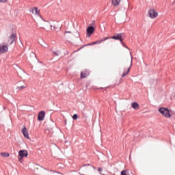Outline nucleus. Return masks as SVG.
Masks as SVG:
<instances>
[{
	"label": "nucleus",
	"instance_id": "nucleus-13",
	"mask_svg": "<svg viewBox=\"0 0 175 175\" xmlns=\"http://www.w3.org/2000/svg\"><path fill=\"white\" fill-rule=\"evenodd\" d=\"M109 39V38L105 37L104 38H102L100 40H97L96 42H94L93 44H100V43H102L103 42H105V40H107Z\"/></svg>",
	"mask_w": 175,
	"mask_h": 175
},
{
	"label": "nucleus",
	"instance_id": "nucleus-18",
	"mask_svg": "<svg viewBox=\"0 0 175 175\" xmlns=\"http://www.w3.org/2000/svg\"><path fill=\"white\" fill-rule=\"evenodd\" d=\"M25 88H27L26 84L23 85L21 86H18L17 90H19L21 91V90H24Z\"/></svg>",
	"mask_w": 175,
	"mask_h": 175
},
{
	"label": "nucleus",
	"instance_id": "nucleus-12",
	"mask_svg": "<svg viewBox=\"0 0 175 175\" xmlns=\"http://www.w3.org/2000/svg\"><path fill=\"white\" fill-rule=\"evenodd\" d=\"M31 12L32 14H36V16H39V13H40V10L36 7H34L31 10Z\"/></svg>",
	"mask_w": 175,
	"mask_h": 175
},
{
	"label": "nucleus",
	"instance_id": "nucleus-24",
	"mask_svg": "<svg viewBox=\"0 0 175 175\" xmlns=\"http://www.w3.org/2000/svg\"><path fill=\"white\" fill-rule=\"evenodd\" d=\"M22 160H23V158H21V157H18V161H19V162L23 163Z\"/></svg>",
	"mask_w": 175,
	"mask_h": 175
},
{
	"label": "nucleus",
	"instance_id": "nucleus-25",
	"mask_svg": "<svg viewBox=\"0 0 175 175\" xmlns=\"http://www.w3.org/2000/svg\"><path fill=\"white\" fill-rule=\"evenodd\" d=\"M94 44H94V42H92V43L88 44V46H94Z\"/></svg>",
	"mask_w": 175,
	"mask_h": 175
},
{
	"label": "nucleus",
	"instance_id": "nucleus-11",
	"mask_svg": "<svg viewBox=\"0 0 175 175\" xmlns=\"http://www.w3.org/2000/svg\"><path fill=\"white\" fill-rule=\"evenodd\" d=\"M94 31H95V29L94 28V27L90 26L87 29V33H88L89 36H91V35L94 33Z\"/></svg>",
	"mask_w": 175,
	"mask_h": 175
},
{
	"label": "nucleus",
	"instance_id": "nucleus-19",
	"mask_svg": "<svg viewBox=\"0 0 175 175\" xmlns=\"http://www.w3.org/2000/svg\"><path fill=\"white\" fill-rule=\"evenodd\" d=\"M121 84V79L116 80L115 82V85H120Z\"/></svg>",
	"mask_w": 175,
	"mask_h": 175
},
{
	"label": "nucleus",
	"instance_id": "nucleus-27",
	"mask_svg": "<svg viewBox=\"0 0 175 175\" xmlns=\"http://www.w3.org/2000/svg\"><path fill=\"white\" fill-rule=\"evenodd\" d=\"M3 110H6V108L5 107H3Z\"/></svg>",
	"mask_w": 175,
	"mask_h": 175
},
{
	"label": "nucleus",
	"instance_id": "nucleus-5",
	"mask_svg": "<svg viewBox=\"0 0 175 175\" xmlns=\"http://www.w3.org/2000/svg\"><path fill=\"white\" fill-rule=\"evenodd\" d=\"M109 38V39H114L115 40H120V42H122V34L119 33L117 36H113L111 37H107Z\"/></svg>",
	"mask_w": 175,
	"mask_h": 175
},
{
	"label": "nucleus",
	"instance_id": "nucleus-10",
	"mask_svg": "<svg viewBox=\"0 0 175 175\" xmlns=\"http://www.w3.org/2000/svg\"><path fill=\"white\" fill-rule=\"evenodd\" d=\"M22 133L26 139H29V134L28 133V130L27 129V127H24L22 129Z\"/></svg>",
	"mask_w": 175,
	"mask_h": 175
},
{
	"label": "nucleus",
	"instance_id": "nucleus-14",
	"mask_svg": "<svg viewBox=\"0 0 175 175\" xmlns=\"http://www.w3.org/2000/svg\"><path fill=\"white\" fill-rule=\"evenodd\" d=\"M131 107H133V109H135V110H137L140 108V105H139V103L134 102L131 103Z\"/></svg>",
	"mask_w": 175,
	"mask_h": 175
},
{
	"label": "nucleus",
	"instance_id": "nucleus-8",
	"mask_svg": "<svg viewBox=\"0 0 175 175\" xmlns=\"http://www.w3.org/2000/svg\"><path fill=\"white\" fill-rule=\"evenodd\" d=\"M16 40V34L12 33L9 39H8V43L9 44H13V43H14V41Z\"/></svg>",
	"mask_w": 175,
	"mask_h": 175
},
{
	"label": "nucleus",
	"instance_id": "nucleus-21",
	"mask_svg": "<svg viewBox=\"0 0 175 175\" xmlns=\"http://www.w3.org/2000/svg\"><path fill=\"white\" fill-rule=\"evenodd\" d=\"M77 114H74L72 116V120H77Z\"/></svg>",
	"mask_w": 175,
	"mask_h": 175
},
{
	"label": "nucleus",
	"instance_id": "nucleus-1",
	"mask_svg": "<svg viewBox=\"0 0 175 175\" xmlns=\"http://www.w3.org/2000/svg\"><path fill=\"white\" fill-rule=\"evenodd\" d=\"M159 113L162 114L165 118H170L172 116L170 115V112L169 111V109L167 108L161 107L159 109Z\"/></svg>",
	"mask_w": 175,
	"mask_h": 175
},
{
	"label": "nucleus",
	"instance_id": "nucleus-2",
	"mask_svg": "<svg viewBox=\"0 0 175 175\" xmlns=\"http://www.w3.org/2000/svg\"><path fill=\"white\" fill-rule=\"evenodd\" d=\"M148 14L150 18H157L158 17V12L154 8L148 10Z\"/></svg>",
	"mask_w": 175,
	"mask_h": 175
},
{
	"label": "nucleus",
	"instance_id": "nucleus-20",
	"mask_svg": "<svg viewBox=\"0 0 175 175\" xmlns=\"http://www.w3.org/2000/svg\"><path fill=\"white\" fill-rule=\"evenodd\" d=\"M51 29H53V25H51ZM53 31H57V25H53Z\"/></svg>",
	"mask_w": 175,
	"mask_h": 175
},
{
	"label": "nucleus",
	"instance_id": "nucleus-16",
	"mask_svg": "<svg viewBox=\"0 0 175 175\" xmlns=\"http://www.w3.org/2000/svg\"><path fill=\"white\" fill-rule=\"evenodd\" d=\"M1 157H3L4 158H9V157H10V154L8 152H1Z\"/></svg>",
	"mask_w": 175,
	"mask_h": 175
},
{
	"label": "nucleus",
	"instance_id": "nucleus-23",
	"mask_svg": "<svg viewBox=\"0 0 175 175\" xmlns=\"http://www.w3.org/2000/svg\"><path fill=\"white\" fill-rule=\"evenodd\" d=\"M5 2H8V0H0V3H5Z\"/></svg>",
	"mask_w": 175,
	"mask_h": 175
},
{
	"label": "nucleus",
	"instance_id": "nucleus-22",
	"mask_svg": "<svg viewBox=\"0 0 175 175\" xmlns=\"http://www.w3.org/2000/svg\"><path fill=\"white\" fill-rule=\"evenodd\" d=\"M53 54L55 55L56 56H58V51H53Z\"/></svg>",
	"mask_w": 175,
	"mask_h": 175
},
{
	"label": "nucleus",
	"instance_id": "nucleus-4",
	"mask_svg": "<svg viewBox=\"0 0 175 175\" xmlns=\"http://www.w3.org/2000/svg\"><path fill=\"white\" fill-rule=\"evenodd\" d=\"M44 117H46V112H44V111H41L38 113V121H43L44 120Z\"/></svg>",
	"mask_w": 175,
	"mask_h": 175
},
{
	"label": "nucleus",
	"instance_id": "nucleus-3",
	"mask_svg": "<svg viewBox=\"0 0 175 175\" xmlns=\"http://www.w3.org/2000/svg\"><path fill=\"white\" fill-rule=\"evenodd\" d=\"M8 50H9L8 44H0V53H2L3 54L5 53H8Z\"/></svg>",
	"mask_w": 175,
	"mask_h": 175
},
{
	"label": "nucleus",
	"instance_id": "nucleus-7",
	"mask_svg": "<svg viewBox=\"0 0 175 175\" xmlns=\"http://www.w3.org/2000/svg\"><path fill=\"white\" fill-rule=\"evenodd\" d=\"M18 157L21 158H24V157H28V151L23 150H20L18 152Z\"/></svg>",
	"mask_w": 175,
	"mask_h": 175
},
{
	"label": "nucleus",
	"instance_id": "nucleus-17",
	"mask_svg": "<svg viewBox=\"0 0 175 175\" xmlns=\"http://www.w3.org/2000/svg\"><path fill=\"white\" fill-rule=\"evenodd\" d=\"M121 175H129V172L128 170H124L121 172Z\"/></svg>",
	"mask_w": 175,
	"mask_h": 175
},
{
	"label": "nucleus",
	"instance_id": "nucleus-6",
	"mask_svg": "<svg viewBox=\"0 0 175 175\" xmlns=\"http://www.w3.org/2000/svg\"><path fill=\"white\" fill-rule=\"evenodd\" d=\"M132 61H133V57L131 56V59L130 61V66L128 68L126 71H124L123 74L122 75V77H125V76H126L129 73V71L131 70V68H132Z\"/></svg>",
	"mask_w": 175,
	"mask_h": 175
},
{
	"label": "nucleus",
	"instance_id": "nucleus-26",
	"mask_svg": "<svg viewBox=\"0 0 175 175\" xmlns=\"http://www.w3.org/2000/svg\"><path fill=\"white\" fill-rule=\"evenodd\" d=\"M65 33H70V31H66Z\"/></svg>",
	"mask_w": 175,
	"mask_h": 175
},
{
	"label": "nucleus",
	"instance_id": "nucleus-15",
	"mask_svg": "<svg viewBox=\"0 0 175 175\" xmlns=\"http://www.w3.org/2000/svg\"><path fill=\"white\" fill-rule=\"evenodd\" d=\"M120 2L121 0H112V6H114L116 8V6H118V5H120Z\"/></svg>",
	"mask_w": 175,
	"mask_h": 175
},
{
	"label": "nucleus",
	"instance_id": "nucleus-9",
	"mask_svg": "<svg viewBox=\"0 0 175 175\" xmlns=\"http://www.w3.org/2000/svg\"><path fill=\"white\" fill-rule=\"evenodd\" d=\"M90 76V72L87 70H85L81 72V79H85Z\"/></svg>",
	"mask_w": 175,
	"mask_h": 175
}]
</instances>
